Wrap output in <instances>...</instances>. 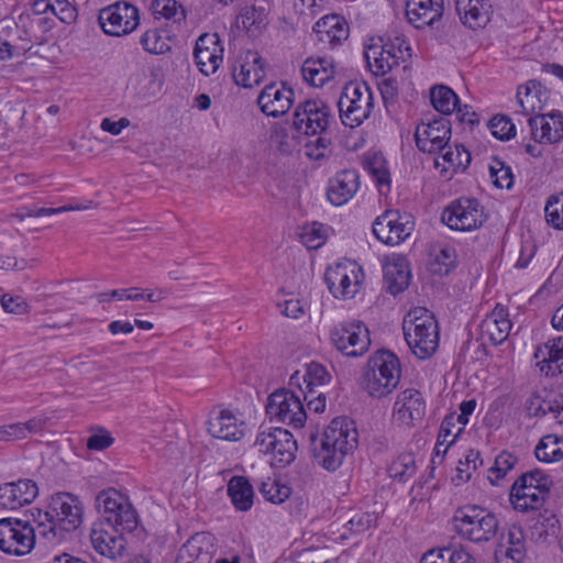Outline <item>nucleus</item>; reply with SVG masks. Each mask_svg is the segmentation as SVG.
Here are the masks:
<instances>
[{"label": "nucleus", "mask_w": 563, "mask_h": 563, "mask_svg": "<svg viewBox=\"0 0 563 563\" xmlns=\"http://www.w3.org/2000/svg\"><path fill=\"white\" fill-rule=\"evenodd\" d=\"M1 306L5 312L14 314H25L30 308L23 297L8 294L1 296Z\"/></svg>", "instance_id": "obj_62"}, {"label": "nucleus", "mask_w": 563, "mask_h": 563, "mask_svg": "<svg viewBox=\"0 0 563 563\" xmlns=\"http://www.w3.org/2000/svg\"><path fill=\"white\" fill-rule=\"evenodd\" d=\"M332 346L346 357L364 355L371 345L369 332L358 320H346L334 324L330 330Z\"/></svg>", "instance_id": "obj_9"}, {"label": "nucleus", "mask_w": 563, "mask_h": 563, "mask_svg": "<svg viewBox=\"0 0 563 563\" xmlns=\"http://www.w3.org/2000/svg\"><path fill=\"white\" fill-rule=\"evenodd\" d=\"M549 492L515 482L510 490V501L521 512L538 510L543 506Z\"/></svg>", "instance_id": "obj_30"}, {"label": "nucleus", "mask_w": 563, "mask_h": 563, "mask_svg": "<svg viewBox=\"0 0 563 563\" xmlns=\"http://www.w3.org/2000/svg\"><path fill=\"white\" fill-rule=\"evenodd\" d=\"M492 134L498 140H510L516 134V126L506 115H495L489 120Z\"/></svg>", "instance_id": "obj_54"}, {"label": "nucleus", "mask_w": 563, "mask_h": 563, "mask_svg": "<svg viewBox=\"0 0 563 563\" xmlns=\"http://www.w3.org/2000/svg\"><path fill=\"white\" fill-rule=\"evenodd\" d=\"M357 438L354 421L347 417H336L320 435L310 434L313 457L323 468L335 471L356 448Z\"/></svg>", "instance_id": "obj_2"}, {"label": "nucleus", "mask_w": 563, "mask_h": 563, "mask_svg": "<svg viewBox=\"0 0 563 563\" xmlns=\"http://www.w3.org/2000/svg\"><path fill=\"white\" fill-rule=\"evenodd\" d=\"M38 495V487L32 479L0 485V508L15 510L31 504Z\"/></svg>", "instance_id": "obj_22"}, {"label": "nucleus", "mask_w": 563, "mask_h": 563, "mask_svg": "<svg viewBox=\"0 0 563 563\" xmlns=\"http://www.w3.org/2000/svg\"><path fill=\"white\" fill-rule=\"evenodd\" d=\"M302 378L309 393H313L312 388L328 383L330 380V375L323 365L311 362L307 365L306 373Z\"/></svg>", "instance_id": "obj_53"}, {"label": "nucleus", "mask_w": 563, "mask_h": 563, "mask_svg": "<svg viewBox=\"0 0 563 563\" xmlns=\"http://www.w3.org/2000/svg\"><path fill=\"white\" fill-rule=\"evenodd\" d=\"M194 57L203 75L214 74L223 58V46L220 36L217 33L200 35L196 41Z\"/></svg>", "instance_id": "obj_18"}, {"label": "nucleus", "mask_w": 563, "mask_h": 563, "mask_svg": "<svg viewBox=\"0 0 563 563\" xmlns=\"http://www.w3.org/2000/svg\"><path fill=\"white\" fill-rule=\"evenodd\" d=\"M542 86L536 80H530L525 86H520L516 96L517 112L529 115V118L534 117L533 114L542 109Z\"/></svg>", "instance_id": "obj_36"}, {"label": "nucleus", "mask_w": 563, "mask_h": 563, "mask_svg": "<svg viewBox=\"0 0 563 563\" xmlns=\"http://www.w3.org/2000/svg\"><path fill=\"white\" fill-rule=\"evenodd\" d=\"M426 413V401L421 393L407 388L398 394L394 404V418L402 426L412 427L421 421Z\"/></svg>", "instance_id": "obj_20"}, {"label": "nucleus", "mask_w": 563, "mask_h": 563, "mask_svg": "<svg viewBox=\"0 0 563 563\" xmlns=\"http://www.w3.org/2000/svg\"><path fill=\"white\" fill-rule=\"evenodd\" d=\"M415 221L410 214L387 210L373 223L374 235L384 244L398 245L413 231Z\"/></svg>", "instance_id": "obj_15"}, {"label": "nucleus", "mask_w": 563, "mask_h": 563, "mask_svg": "<svg viewBox=\"0 0 563 563\" xmlns=\"http://www.w3.org/2000/svg\"><path fill=\"white\" fill-rule=\"evenodd\" d=\"M542 360L538 363L547 375H556L563 372V336H558L545 343L544 349H538L534 356Z\"/></svg>", "instance_id": "obj_35"}, {"label": "nucleus", "mask_w": 563, "mask_h": 563, "mask_svg": "<svg viewBox=\"0 0 563 563\" xmlns=\"http://www.w3.org/2000/svg\"><path fill=\"white\" fill-rule=\"evenodd\" d=\"M516 483L531 485L532 487L543 490H550L553 484L551 477L540 470H533L522 474Z\"/></svg>", "instance_id": "obj_58"}, {"label": "nucleus", "mask_w": 563, "mask_h": 563, "mask_svg": "<svg viewBox=\"0 0 563 563\" xmlns=\"http://www.w3.org/2000/svg\"><path fill=\"white\" fill-rule=\"evenodd\" d=\"M483 461L479 457V452L475 450H468L465 454V460L460 461L456 467V479L461 482H467L471 479L472 470H477L478 465H482Z\"/></svg>", "instance_id": "obj_56"}, {"label": "nucleus", "mask_w": 563, "mask_h": 563, "mask_svg": "<svg viewBox=\"0 0 563 563\" xmlns=\"http://www.w3.org/2000/svg\"><path fill=\"white\" fill-rule=\"evenodd\" d=\"M563 441L554 434L543 437L534 449V455L540 462L552 463L563 459Z\"/></svg>", "instance_id": "obj_42"}, {"label": "nucleus", "mask_w": 563, "mask_h": 563, "mask_svg": "<svg viewBox=\"0 0 563 563\" xmlns=\"http://www.w3.org/2000/svg\"><path fill=\"white\" fill-rule=\"evenodd\" d=\"M254 445L263 454L271 455L272 465L284 467L296 457L297 442L294 435L283 428H262Z\"/></svg>", "instance_id": "obj_8"}, {"label": "nucleus", "mask_w": 563, "mask_h": 563, "mask_svg": "<svg viewBox=\"0 0 563 563\" xmlns=\"http://www.w3.org/2000/svg\"><path fill=\"white\" fill-rule=\"evenodd\" d=\"M365 58L372 71L375 75H385L397 65V57L395 53L387 45L377 47L371 46L365 52Z\"/></svg>", "instance_id": "obj_39"}, {"label": "nucleus", "mask_w": 563, "mask_h": 563, "mask_svg": "<svg viewBox=\"0 0 563 563\" xmlns=\"http://www.w3.org/2000/svg\"><path fill=\"white\" fill-rule=\"evenodd\" d=\"M295 92L284 85H267L257 98V104L263 113L268 117L278 118L285 115L294 103Z\"/></svg>", "instance_id": "obj_24"}, {"label": "nucleus", "mask_w": 563, "mask_h": 563, "mask_svg": "<svg viewBox=\"0 0 563 563\" xmlns=\"http://www.w3.org/2000/svg\"><path fill=\"white\" fill-rule=\"evenodd\" d=\"M517 462L518 459L512 453L508 451L500 452L495 459L494 466L489 468L488 479L490 483L497 485L498 481L504 478Z\"/></svg>", "instance_id": "obj_47"}, {"label": "nucleus", "mask_w": 563, "mask_h": 563, "mask_svg": "<svg viewBox=\"0 0 563 563\" xmlns=\"http://www.w3.org/2000/svg\"><path fill=\"white\" fill-rule=\"evenodd\" d=\"M455 427V416L450 415L446 416L441 422L437 443L434 446V455L431 460L433 464L442 462L444 455L446 454L449 448L455 442L459 434L462 432V428H459L457 432L453 434V428Z\"/></svg>", "instance_id": "obj_40"}, {"label": "nucleus", "mask_w": 563, "mask_h": 563, "mask_svg": "<svg viewBox=\"0 0 563 563\" xmlns=\"http://www.w3.org/2000/svg\"><path fill=\"white\" fill-rule=\"evenodd\" d=\"M323 227L313 223L310 228L305 229L301 234L302 243L308 249H318L324 243Z\"/></svg>", "instance_id": "obj_63"}, {"label": "nucleus", "mask_w": 563, "mask_h": 563, "mask_svg": "<svg viewBox=\"0 0 563 563\" xmlns=\"http://www.w3.org/2000/svg\"><path fill=\"white\" fill-rule=\"evenodd\" d=\"M265 75L262 56L253 51L245 52L232 69L234 82L243 88H253L260 85Z\"/></svg>", "instance_id": "obj_23"}, {"label": "nucleus", "mask_w": 563, "mask_h": 563, "mask_svg": "<svg viewBox=\"0 0 563 563\" xmlns=\"http://www.w3.org/2000/svg\"><path fill=\"white\" fill-rule=\"evenodd\" d=\"M84 506L70 493H57L47 504V509H37L34 520L37 531L49 543H59L66 534L76 531L82 523Z\"/></svg>", "instance_id": "obj_1"}, {"label": "nucleus", "mask_w": 563, "mask_h": 563, "mask_svg": "<svg viewBox=\"0 0 563 563\" xmlns=\"http://www.w3.org/2000/svg\"><path fill=\"white\" fill-rule=\"evenodd\" d=\"M35 544V529L25 521L4 518L0 520V550L8 554L24 555Z\"/></svg>", "instance_id": "obj_12"}, {"label": "nucleus", "mask_w": 563, "mask_h": 563, "mask_svg": "<svg viewBox=\"0 0 563 563\" xmlns=\"http://www.w3.org/2000/svg\"><path fill=\"white\" fill-rule=\"evenodd\" d=\"M559 407L556 401L544 398L539 393L532 394L526 402V410L531 417H543L549 412H556Z\"/></svg>", "instance_id": "obj_50"}, {"label": "nucleus", "mask_w": 563, "mask_h": 563, "mask_svg": "<svg viewBox=\"0 0 563 563\" xmlns=\"http://www.w3.org/2000/svg\"><path fill=\"white\" fill-rule=\"evenodd\" d=\"M150 10L157 20L179 22L186 18L185 10L176 0H152Z\"/></svg>", "instance_id": "obj_43"}, {"label": "nucleus", "mask_w": 563, "mask_h": 563, "mask_svg": "<svg viewBox=\"0 0 563 563\" xmlns=\"http://www.w3.org/2000/svg\"><path fill=\"white\" fill-rule=\"evenodd\" d=\"M140 43L144 51L150 54L159 55L170 51L167 36H164L158 29L145 31L140 38Z\"/></svg>", "instance_id": "obj_45"}, {"label": "nucleus", "mask_w": 563, "mask_h": 563, "mask_svg": "<svg viewBox=\"0 0 563 563\" xmlns=\"http://www.w3.org/2000/svg\"><path fill=\"white\" fill-rule=\"evenodd\" d=\"M456 255L452 247L445 246L434 253L430 263V271L438 275H448L454 267Z\"/></svg>", "instance_id": "obj_49"}, {"label": "nucleus", "mask_w": 563, "mask_h": 563, "mask_svg": "<svg viewBox=\"0 0 563 563\" xmlns=\"http://www.w3.org/2000/svg\"><path fill=\"white\" fill-rule=\"evenodd\" d=\"M241 20L243 26L251 31L254 29H260L262 25L266 23L267 12L264 7H245L241 14Z\"/></svg>", "instance_id": "obj_55"}, {"label": "nucleus", "mask_w": 563, "mask_h": 563, "mask_svg": "<svg viewBox=\"0 0 563 563\" xmlns=\"http://www.w3.org/2000/svg\"><path fill=\"white\" fill-rule=\"evenodd\" d=\"M290 487L280 484L275 479L268 478L267 481L263 482L260 486V493L261 495L267 500L273 504H282L284 503L290 495Z\"/></svg>", "instance_id": "obj_48"}, {"label": "nucleus", "mask_w": 563, "mask_h": 563, "mask_svg": "<svg viewBox=\"0 0 563 563\" xmlns=\"http://www.w3.org/2000/svg\"><path fill=\"white\" fill-rule=\"evenodd\" d=\"M79 207H73V206H63L58 208H32V207H23L20 209L19 212L15 213V218H18L20 221H23L25 218H40L44 216H53V214H59L66 211L71 210H79Z\"/></svg>", "instance_id": "obj_57"}, {"label": "nucleus", "mask_w": 563, "mask_h": 563, "mask_svg": "<svg viewBox=\"0 0 563 563\" xmlns=\"http://www.w3.org/2000/svg\"><path fill=\"white\" fill-rule=\"evenodd\" d=\"M331 119V109L325 102L306 100L296 107L292 125L298 132L314 136L327 131Z\"/></svg>", "instance_id": "obj_14"}, {"label": "nucleus", "mask_w": 563, "mask_h": 563, "mask_svg": "<svg viewBox=\"0 0 563 563\" xmlns=\"http://www.w3.org/2000/svg\"><path fill=\"white\" fill-rule=\"evenodd\" d=\"M489 174L493 183L499 188H511L514 184V175L511 167L506 165L501 159L494 158L489 165Z\"/></svg>", "instance_id": "obj_51"}, {"label": "nucleus", "mask_w": 563, "mask_h": 563, "mask_svg": "<svg viewBox=\"0 0 563 563\" xmlns=\"http://www.w3.org/2000/svg\"><path fill=\"white\" fill-rule=\"evenodd\" d=\"M486 220L483 207L476 199L460 198L442 212V221L456 231H472L483 225Z\"/></svg>", "instance_id": "obj_13"}, {"label": "nucleus", "mask_w": 563, "mask_h": 563, "mask_svg": "<svg viewBox=\"0 0 563 563\" xmlns=\"http://www.w3.org/2000/svg\"><path fill=\"white\" fill-rule=\"evenodd\" d=\"M98 20L104 33L113 36L131 33L140 24L137 8L126 2L103 8Z\"/></svg>", "instance_id": "obj_16"}, {"label": "nucleus", "mask_w": 563, "mask_h": 563, "mask_svg": "<svg viewBox=\"0 0 563 563\" xmlns=\"http://www.w3.org/2000/svg\"><path fill=\"white\" fill-rule=\"evenodd\" d=\"M433 108L442 114H451L460 102L457 95L448 86L437 85L430 89Z\"/></svg>", "instance_id": "obj_41"}, {"label": "nucleus", "mask_w": 563, "mask_h": 563, "mask_svg": "<svg viewBox=\"0 0 563 563\" xmlns=\"http://www.w3.org/2000/svg\"><path fill=\"white\" fill-rule=\"evenodd\" d=\"M213 553V537L207 532L196 533L181 549V556L188 558L186 563H211Z\"/></svg>", "instance_id": "obj_32"}, {"label": "nucleus", "mask_w": 563, "mask_h": 563, "mask_svg": "<svg viewBox=\"0 0 563 563\" xmlns=\"http://www.w3.org/2000/svg\"><path fill=\"white\" fill-rule=\"evenodd\" d=\"M498 543L509 545L511 549L526 551L525 534L521 527L517 525H511L506 534L501 536Z\"/></svg>", "instance_id": "obj_61"}, {"label": "nucleus", "mask_w": 563, "mask_h": 563, "mask_svg": "<svg viewBox=\"0 0 563 563\" xmlns=\"http://www.w3.org/2000/svg\"><path fill=\"white\" fill-rule=\"evenodd\" d=\"M548 224L556 230H563V194L551 196L544 208Z\"/></svg>", "instance_id": "obj_52"}, {"label": "nucleus", "mask_w": 563, "mask_h": 563, "mask_svg": "<svg viewBox=\"0 0 563 563\" xmlns=\"http://www.w3.org/2000/svg\"><path fill=\"white\" fill-rule=\"evenodd\" d=\"M123 533L121 530L110 528L103 521H97L92 525L90 541L98 553L114 560L121 556L125 550Z\"/></svg>", "instance_id": "obj_19"}, {"label": "nucleus", "mask_w": 563, "mask_h": 563, "mask_svg": "<svg viewBox=\"0 0 563 563\" xmlns=\"http://www.w3.org/2000/svg\"><path fill=\"white\" fill-rule=\"evenodd\" d=\"M303 80L313 87H322L333 79L335 65L328 57H309L301 66Z\"/></svg>", "instance_id": "obj_31"}, {"label": "nucleus", "mask_w": 563, "mask_h": 563, "mask_svg": "<svg viewBox=\"0 0 563 563\" xmlns=\"http://www.w3.org/2000/svg\"><path fill=\"white\" fill-rule=\"evenodd\" d=\"M456 11L463 24L473 30L484 27L493 12L488 0H457Z\"/></svg>", "instance_id": "obj_28"}, {"label": "nucleus", "mask_w": 563, "mask_h": 563, "mask_svg": "<svg viewBox=\"0 0 563 563\" xmlns=\"http://www.w3.org/2000/svg\"><path fill=\"white\" fill-rule=\"evenodd\" d=\"M440 155L434 159L437 168H441V172H448L452 169L464 170L471 163L470 152L460 144H455L453 147L449 144L445 145V150L439 151Z\"/></svg>", "instance_id": "obj_37"}, {"label": "nucleus", "mask_w": 563, "mask_h": 563, "mask_svg": "<svg viewBox=\"0 0 563 563\" xmlns=\"http://www.w3.org/2000/svg\"><path fill=\"white\" fill-rule=\"evenodd\" d=\"M508 317L507 309L497 305L481 323L482 339L489 341L494 345L506 341L512 327Z\"/></svg>", "instance_id": "obj_27"}, {"label": "nucleus", "mask_w": 563, "mask_h": 563, "mask_svg": "<svg viewBox=\"0 0 563 563\" xmlns=\"http://www.w3.org/2000/svg\"><path fill=\"white\" fill-rule=\"evenodd\" d=\"M450 137L451 122L444 117L422 119L415 132L416 145L424 153H437L445 150Z\"/></svg>", "instance_id": "obj_17"}, {"label": "nucleus", "mask_w": 563, "mask_h": 563, "mask_svg": "<svg viewBox=\"0 0 563 563\" xmlns=\"http://www.w3.org/2000/svg\"><path fill=\"white\" fill-rule=\"evenodd\" d=\"M443 15V0H406V18L415 29L433 25Z\"/></svg>", "instance_id": "obj_26"}, {"label": "nucleus", "mask_w": 563, "mask_h": 563, "mask_svg": "<svg viewBox=\"0 0 563 563\" xmlns=\"http://www.w3.org/2000/svg\"><path fill=\"white\" fill-rule=\"evenodd\" d=\"M410 282V271L407 261L404 257H397L384 266V283L386 289L391 295L402 292Z\"/></svg>", "instance_id": "obj_33"}, {"label": "nucleus", "mask_w": 563, "mask_h": 563, "mask_svg": "<svg viewBox=\"0 0 563 563\" xmlns=\"http://www.w3.org/2000/svg\"><path fill=\"white\" fill-rule=\"evenodd\" d=\"M526 556V551L511 549L509 545L497 543L495 549L496 563H521Z\"/></svg>", "instance_id": "obj_59"}, {"label": "nucleus", "mask_w": 563, "mask_h": 563, "mask_svg": "<svg viewBox=\"0 0 563 563\" xmlns=\"http://www.w3.org/2000/svg\"><path fill=\"white\" fill-rule=\"evenodd\" d=\"M228 495L236 510L247 511L253 506L254 489L244 476H233L229 481Z\"/></svg>", "instance_id": "obj_38"}, {"label": "nucleus", "mask_w": 563, "mask_h": 563, "mask_svg": "<svg viewBox=\"0 0 563 563\" xmlns=\"http://www.w3.org/2000/svg\"><path fill=\"white\" fill-rule=\"evenodd\" d=\"M266 413L272 420L294 428L303 427L307 419L300 398L287 389L276 390L268 397Z\"/></svg>", "instance_id": "obj_11"}, {"label": "nucleus", "mask_w": 563, "mask_h": 563, "mask_svg": "<svg viewBox=\"0 0 563 563\" xmlns=\"http://www.w3.org/2000/svg\"><path fill=\"white\" fill-rule=\"evenodd\" d=\"M96 508L102 516V521L110 528L121 532H132L137 526L136 512L119 490L108 488L100 492L96 498Z\"/></svg>", "instance_id": "obj_7"}, {"label": "nucleus", "mask_w": 563, "mask_h": 563, "mask_svg": "<svg viewBox=\"0 0 563 563\" xmlns=\"http://www.w3.org/2000/svg\"><path fill=\"white\" fill-rule=\"evenodd\" d=\"M314 139L305 144V154L308 158L321 162L332 155V142L324 133H318Z\"/></svg>", "instance_id": "obj_44"}, {"label": "nucleus", "mask_w": 563, "mask_h": 563, "mask_svg": "<svg viewBox=\"0 0 563 563\" xmlns=\"http://www.w3.org/2000/svg\"><path fill=\"white\" fill-rule=\"evenodd\" d=\"M374 107L373 92L365 82L346 84L338 100L341 121L344 125L360 126L369 118Z\"/></svg>", "instance_id": "obj_6"}, {"label": "nucleus", "mask_w": 563, "mask_h": 563, "mask_svg": "<svg viewBox=\"0 0 563 563\" xmlns=\"http://www.w3.org/2000/svg\"><path fill=\"white\" fill-rule=\"evenodd\" d=\"M367 169L378 185L389 184V172L382 157L375 155L372 159H367Z\"/></svg>", "instance_id": "obj_64"}, {"label": "nucleus", "mask_w": 563, "mask_h": 563, "mask_svg": "<svg viewBox=\"0 0 563 563\" xmlns=\"http://www.w3.org/2000/svg\"><path fill=\"white\" fill-rule=\"evenodd\" d=\"M363 277L355 262L344 261L327 268L324 282L335 298L350 299L358 292Z\"/></svg>", "instance_id": "obj_10"}, {"label": "nucleus", "mask_w": 563, "mask_h": 563, "mask_svg": "<svg viewBox=\"0 0 563 563\" xmlns=\"http://www.w3.org/2000/svg\"><path fill=\"white\" fill-rule=\"evenodd\" d=\"M114 442L111 433L106 429H98L87 439L86 445L91 451H102L111 446Z\"/></svg>", "instance_id": "obj_60"}, {"label": "nucleus", "mask_w": 563, "mask_h": 563, "mask_svg": "<svg viewBox=\"0 0 563 563\" xmlns=\"http://www.w3.org/2000/svg\"><path fill=\"white\" fill-rule=\"evenodd\" d=\"M401 377L400 361L387 350L373 353L363 368L361 388L371 398L382 399L389 396L398 386Z\"/></svg>", "instance_id": "obj_3"}, {"label": "nucleus", "mask_w": 563, "mask_h": 563, "mask_svg": "<svg viewBox=\"0 0 563 563\" xmlns=\"http://www.w3.org/2000/svg\"><path fill=\"white\" fill-rule=\"evenodd\" d=\"M404 336L419 360L431 357L439 346V329L434 316L423 307L412 308L402 321Z\"/></svg>", "instance_id": "obj_4"}, {"label": "nucleus", "mask_w": 563, "mask_h": 563, "mask_svg": "<svg viewBox=\"0 0 563 563\" xmlns=\"http://www.w3.org/2000/svg\"><path fill=\"white\" fill-rule=\"evenodd\" d=\"M532 140L538 143L552 144L563 140V114L551 111L528 119Z\"/></svg>", "instance_id": "obj_21"}, {"label": "nucleus", "mask_w": 563, "mask_h": 563, "mask_svg": "<svg viewBox=\"0 0 563 563\" xmlns=\"http://www.w3.org/2000/svg\"><path fill=\"white\" fill-rule=\"evenodd\" d=\"M208 432L213 438L225 441H238L244 434L242 424H239L238 419L228 410L220 411L209 421Z\"/></svg>", "instance_id": "obj_34"}, {"label": "nucleus", "mask_w": 563, "mask_h": 563, "mask_svg": "<svg viewBox=\"0 0 563 563\" xmlns=\"http://www.w3.org/2000/svg\"><path fill=\"white\" fill-rule=\"evenodd\" d=\"M453 527L464 540L484 543L493 540L499 530L496 515L476 505H465L455 510Z\"/></svg>", "instance_id": "obj_5"}, {"label": "nucleus", "mask_w": 563, "mask_h": 563, "mask_svg": "<svg viewBox=\"0 0 563 563\" xmlns=\"http://www.w3.org/2000/svg\"><path fill=\"white\" fill-rule=\"evenodd\" d=\"M416 461L411 454H401L390 464L388 472L390 477L407 482L416 474Z\"/></svg>", "instance_id": "obj_46"}, {"label": "nucleus", "mask_w": 563, "mask_h": 563, "mask_svg": "<svg viewBox=\"0 0 563 563\" xmlns=\"http://www.w3.org/2000/svg\"><path fill=\"white\" fill-rule=\"evenodd\" d=\"M317 41L332 47L341 44L349 36V27L345 22L335 14L320 19L313 26Z\"/></svg>", "instance_id": "obj_29"}, {"label": "nucleus", "mask_w": 563, "mask_h": 563, "mask_svg": "<svg viewBox=\"0 0 563 563\" xmlns=\"http://www.w3.org/2000/svg\"><path fill=\"white\" fill-rule=\"evenodd\" d=\"M361 186L360 175L355 169H343L329 179L327 188L328 200L333 206L349 202Z\"/></svg>", "instance_id": "obj_25"}]
</instances>
